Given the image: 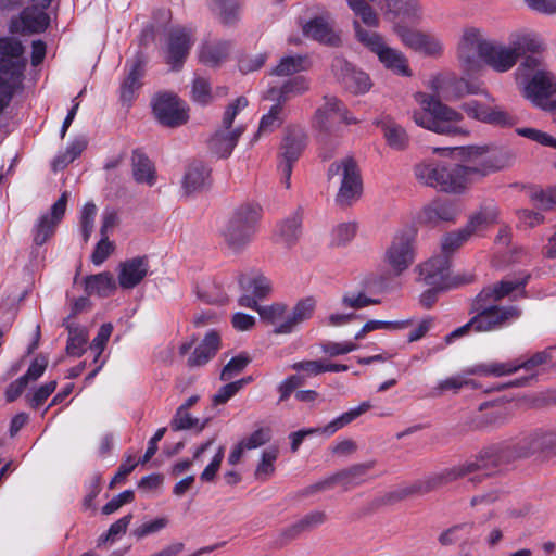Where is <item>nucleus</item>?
Instances as JSON below:
<instances>
[{
  "label": "nucleus",
  "instance_id": "f257e3e1",
  "mask_svg": "<svg viewBox=\"0 0 556 556\" xmlns=\"http://www.w3.org/2000/svg\"><path fill=\"white\" fill-rule=\"evenodd\" d=\"M556 453V429H536L517 440L491 444L476 456L453 467L432 473L409 484H402L387 492L381 501L392 505L410 496L424 495L458 479H467L473 486L493 476L497 468L518 458L534 454Z\"/></svg>",
  "mask_w": 556,
  "mask_h": 556
},
{
  "label": "nucleus",
  "instance_id": "f03ea898",
  "mask_svg": "<svg viewBox=\"0 0 556 556\" xmlns=\"http://www.w3.org/2000/svg\"><path fill=\"white\" fill-rule=\"evenodd\" d=\"M458 59L467 71L478 66L479 60L494 71L503 73L509 71L518 60V52L511 45L505 47L482 37L477 28H468L464 31L458 46Z\"/></svg>",
  "mask_w": 556,
  "mask_h": 556
},
{
  "label": "nucleus",
  "instance_id": "7ed1b4c3",
  "mask_svg": "<svg viewBox=\"0 0 556 556\" xmlns=\"http://www.w3.org/2000/svg\"><path fill=\"white\" fill-rule=\"evenodd\" d=\"M416 100L421 110L413 112L416 125L440 135L456 136L467 134L458 124L463 115L454 109L442 103L434 96L419 92Z\"/></svg>",
  "mask_w": 556,
  "mask_h": 556
},
{
  "label": "nucleus",
  "instance_id": "20e7f679",
  "mask_svg": "<svg viewBox=\"0 0 556 556\" xmlns=\"http://www.w3.org/2000/svg\"><path fill=\"white\" fill-rule=\"evenodd\" d=\"M415 176L426 186L452 193H462L471 184L460 164L424 162L415 166Z\"/></svg>",
  "mask_w": 556,
  "mask_h": 556
},
{
  "label": "nucleus",
  "instance_id": "39448f33",
  "mask_svg": "<svg viewBox=\"0 0 556 556\" xmlns=\"http://www.w3.org/2000/svg\"><path fill=\"white\" fill-rule=\"evenodd\" d=\"M262 217V208L257 204L239 205L228 219L222 232L228 248L235 252L242 251L252 242Z\"/></svg>",
  "mask_w": 556,
  "mask_h": 556
},
{
  "label": "nucleus",
  "instance_id": "423d86ee",
  "mask_svg": "<svg viewBox=\"0 0 556 556\" xmlns=\"http://www.w3.org/2000/svg\"><path fill=\"white\" fill-rule=\"evenodd\" d=\"M443 151L454 153L463 162L460 165L466 169L471 184L503 167L501 160L486 147L468 146L434 149L435 153Z\"/></svg>",
  "mask_w": 556,
  "mask_h": 556
},
{
  "label": "nucleus",
  "instance_id": "0eeeda50",
  "mask_svg": "<svg viewBox=\"0 0 556 556\" xmlns=\"http://www.w3.org/2000/svg\"><path fill=\"white\" fill-rule=\"evenodd\" d=\"M530 279V274L522 273L515 279H504L493 286L483 288L475 298L477 303L484 306H491L492 312H509L506 314L507 318L504 321V328L509 326L513 321L521 316V309L516 305L501 306L496 303L509 295L513 291L525 288Z\"/></svg>",
  "mask_w": 556,
  "mask_h": 556
},
{
  "label": "nucleus",
  "instance_id": "6e6552de",
  "mask_svg": "<svg viewBox=\"0 0 556 556\" xmlns=\"http://www.w3.org/2000/svg\"><path fill=\"white\" fill-rule=\"evenodd\" d=\"M341 176V185L336 195V202L340 206H349L356 201L363 190L359 168L352 156H346L330 164L327 176L332 179Z\"/></svg>",
  "mask_w": 556,
  "mask_h": 556
},
{
  "label": "nucleus",
  "instance_id": "1a4fd4ad",
  "mask_svg": "<svg viewBox=\"0 0 556 556\" xmlns=\"http://www.w3.org/2000/svg\"><path fill=\"white\" fill-rule=\"evenodd\" d=\"M354 24L358 40L378 56L386 68L401 76L412 75L407 59L401 51L387 46L379 34L363 29L357 22Z\"/></svg>",
  "mask_w": 556,
  "mask_h": 556
},
{
  "label": "nucleus",
  "instance_id": "9d476101",
  "mask_svg": "<svg viewBox=\"0 0 556 556\" xmlns=\"http://www.w3.org/2000/svg\"><path fill=\"white\" fill-rule=\"evenodd\" d=\"M491 306H484L473 299L470 314L473 316L463 326L458 327L445 337V342L451 343L454 339L460 338L470 332H492L504 328V321L509 312H492Z\"/></svg>",
  "mask_w": 556,
  "mask_h": 556
},
{
  "label": "nucleus",
  "instance_id": "9b49d317",
  "mask_svg": "<svg viewBox=\"0 0 556 556\" xmlns=\"http://www.w3.org/2000/svg\"><path fill=\"white\" fill-rule=\"evenodd\" d=\"M522 93L536 108L544 111L556 109V80L548 71L539 70L523 79Z\"/></svg>",
  "mask_w": 556,
  "mask_h": 556
},
{
  "label": "nucleus",
  "instance_id": "f8f14e48",
  "mask_svg": "<svg viewBox=\"0 0 556 556\" xmlns=\"http://www.w3.org/2000/svg\"><path fill=\"white\" fill-rule=\"evenodd\" d=\"M415 256V231L404 229L393 236L386 249L384 262L392 273L399 276L410 267Z\"/></svg>",
  "mask_w": 556,
  "mask_h": 556
},
{
  "label": "nucleus",
  "instance_id": "ddd939ff",
  "mask_svg": "<svg viewBox=\"0 0 556 556\" xmlns=\"http://www.w3.org/2000/svg\"><path fill=\"white\" fill-rule=\"evenodd\" d=\"M306 139L305 131L300 127L288 128L282 139L277 168L287 189L290 188L293 165L306 147Z\"/></svg>",
  "mask_w": 556,
  "mask_h": 556
},
{
  "label": "nucleus",
  "instance_id": "4468645a",
  "mask_svg": "<svg viewBox=\"0 0 556 556\" xmlns=\"http://www.w3.org/2000/svg\"><path fill=\"white\" fill-rule=\"evenodd\" d=\"M153 114L166 127H179L187 123L188 108L175 93L162 92L152 100Z\"/></svg>",
  "mask_w": 556,
  "mask_h": 556
},
{
  "label": "nucleus",
  "instance_id": "2eb2a0df",
  "mask_svg": "<svg viewBox=\"0 0 556 556\" xmlns=\"http://www.w3.org/2000/svg\"><path fill=\"white\" fill-rule=\"evenodd\" d=\"M193 43L194 38L191 29L181 26L170 28L163 48L166 64L173 71H179L184 66Z\"/></svg>",
  "mask_w": 556,
  "mask_h": 556
},
{
  "label": "nucleus",
  "instance_id": "dca6fc26",
  "mask_svg": "<svg viewBox=\"0 0 556 556\" xmlns=\"http://www.w3.org/2000/svg\"><path fill=\"white\" fill-rule=\"evenodd\" d=\"M25 48L14 37L0 38V74L22 81L27 61L24 58Z\"/></svg>",
  "mask_w": 556,
  "mask_h": 556
},
{
  "label": "nucleus",
  "instance_id": "f3484780",
  "mask_svg": "<svg viewBox=\"0 0 556 556\" xmlns=\"http://www.w3.org/2000/svg\"><path fill=\"white\" fill-rule=\"evenodd\" d=\"M68 201V193L63 192L52 204L49 212L40 215L31 228L33 242L40 247L48 242L55 233L58 225L63 219Z\"/></svg>",
  "mask_w": 556,
  "mask_h": 556
},
{
  "label": "nucleus",
  "instance_id": "a211bd4d",
  "mask_svg": "<svg viewBox=\"0 0 556 556\" xmlns=\"http://www.w3.org/2000/svg\"><path fill=\"white\" fill-rule=\"evenodd\" d=\"M331 71L339 84L351 93H365L371 87L369 76L363 71L356 70L341 56H336L332 60Z\"/></svg>",
  "mask_w": 556,
  "mask_h": 556
},
{
  "label": "nucleus",
  "instance_id": "6ab92c4d",
  "mask_svg": "<svg viewBox=\"0 0 556 556\" xmlns=\"http://www.w3.org/2000/svg\"><path fill=\"white\" fill-rule=\"evenodd\" d=\"M36 5L25 8L21 14L20 20L23 25L21 31L36 34L45 31L50 24V16L46 10L51 5L53 0H30ZM12 33L20 31L17 22L12 21L10 25Z\"/></svg>",
  "mask_w": 556,
  "mask_h": 556
},
{
  "label": "nucleus",
  "instance_id": "aec40b11",
  "mask_svg": "<svg viewBox=\"0 0 556 556\" xmlns=\"http://www.w3.org/2000/svg\"><path fill=\"white\" fill-rule=\"evenodd\" d=\"M394 30L403 45L416 52L426 55H435L440 53L442 49L440 41L431 35L424 34L421 31L401 25H395Z\"/></svg>",
  "mask_w": 556,
  "mask_h": 556
},
{
  "label": "nucleus",
  "instance_id": "412c9836",
  "mask_svg": "<svg viewBox=\"0 0 556 556\" xmlns=\"http://www.w3.org/2000/svg\"><path fill=\"white\" fill-rule=\"evenodd\" d=\"M450 265L446 256L437 255L419 266L422 281L429 287L450 288Z\"/></svg>",
  "mask_w": 556,
  "mask_h": 556
},
{
  "label": "nucleus",
  "instance_id": "4be33fe9",
  "mask_svg": "<svg viewBox=\"0 0 556 556\" xmlns=\"http://www.w3.org/2000/svg\"><path fill=\"white\" fill-rule=\"evenodd\" d=\"M149 260L148 256H136L118 266V285L122 289L129 290L137 287L148 275Z\"/></svg>",
  "mask_w": 556,
  "mask_h": 556
},
{
  "label": "nucleus",
  "instance_id": "5701e85b",
  "mask_svg": "<svg viewBox=\"0 0 556 556\" xmlns=\"http://www.w3.org/2000/svg\"><path fill=\"white\" fill-rule=\"evenodd\" d=\"M244 130L245 128L243 126L231 127L229 129H225L222 126L207 141L210 152L219 159H227L232 153V150Z\"/></svg>",
  "mask_w": 556,
  "mask_h": 556
},
{
  "label": "nucleus",
  "instance_id": "b1692460",
  "mask_svg": "<svg viewBox=\"0 0 556 556\" xmlns=\"http://www.w3.org/2000/svg\"><path fill=\"white\" fill-rule=\"evenodd\" d=\"M316 308V300L307 296L300 300L292 308L286 319L274 329L276 334H288L293 332L299 325L309 319Z\"/></svg>",
  "mask_w": 556,
  "mask_h": 556
},
{
  "label": "nucleus",
  "instance_id": "393cba45",
  "mask_svg": "<svg viewBox=\"0 0 556 556\" xmlns=\"http://www.w3.org/2000/svg\"><path fill=\"white\" fill-rule=\"evenodd\" d=\"M303 33L306 37L330 47H339L341 45L339 34L333 29L332 24L323 16L308 21L303 26Z\"/></svg>",
  "mask_w": 556,
  "mask_h": 556
},
{
  "label": "nucleus",
  "instance_id": "a878e982",
  "mask_svg": "<svg viewBox=\"0 0 556 556\" xmlns=\"http://www.w3.org/2000/svg\"><path fill=\"white\" fill-rule=\"evenodd\" d=\"M146 73V60L137 56L130 66L126 78L121 84L119 98L123 103L130 104L136 97V92L142 86V78Z\"/></svg>",
  "mask_w": 556,
  "mask_h": 556
},
{
  "label": "nucleus",
  "instance_id": "bb28decb",
  "mask_svg": "<svg viewBox=\"0 0 556 556\" xmlns=\"http://www.w3.org/2000/svg\"><path fill=\"white\" fill-rule=\"evenodd\" d=\"M211 168L202 161L192 162L184 176L182 187L187 194L198 192L210 186Z\"/></svg>",
  "mask_w": 556,
  "mask_h": 556
},
{
  "label": "nucleus",
  "instance_id": "cd10ccee",
  "mask_svg": "<svg viewBox=\"0 0 556 556\" xmlns=\"http://www.w3.org/2000/svg\"><path fill=\"white\" fill-rule=\"evenodd\" d=\"M220 348V336L215 330H210L201 343L194 349L188 358L189 367H200L208 363Z\"/></svg>",
  "mask_w": 556,
  "mask_h": 556
},
{
  "label": "nucleus",
  "instance_id": "c85d7f7f",
  "mask_svg": "<svg viewBox=\"0 0 556 556\" xmlns=\"http://www.w3.org/2000/svg\"><path fill=\"white\" fill-rule=\"evenodd\" d=\"M325 104L317 109L314 116V126L324 132H330L342 111V102L332 96L324 97Z\"/></svg>",
  "mask_w": 556,
  "mask_h": 556
},
{
  "label": "nucleus",
  "instance_id": "c756f323",
  "mask_svg": "<svg viewBox=\"0 0 556 556\" xmlns=\"http://www.w3.org/2000/svg\"><path fill=\"white\" fill-rule=\"evenodd\" d=\"M375 124L382 129L387 144L391 149L403 151L408 147L409 137L406 130L391 117L384 116L377 119Z\"/></svg>",
  "mask_w": 556,
  "mask_h": 556
},
{
  "label": "nucleus",
  "instance_id": "7c9ffc66",
  "mask_svg": "<svg viewBox=\"0 0 556 556\" xmlns=\"http://www.w3.org/2000/svg\"><path fill=\"white\" fill-rule=\"evenodd\" d=\"M376 2L383 14L391 21L396 18H413L418 11L417 0H371Z\"/></svg>",
  "mask_w": 556,
  "mask_h": 556
},
{
  "label": "nucleus",
  "instance_id": "2f4dec72",
  "mask_svg": "<svg viewBox=\"0 0 556 556\" xmlns=\"http://www.w3.org/2000/svg\"><path fill=\"white\" fill-rule=\"evenodd\" d=\"M301 225L302 217L298 212L282 219L275 228L274 236L276 241L286 247L294 245L302 233Z\"/></svg>",
  "mask_w": 556,
  "mask_h": 556
},
{
  "label": "nucleus",
  "instance_id": "473e14b6",
  "mask_svg": "<svg viewBox=\"0 0 556 556\" xmlns=\"http://www.w3.org/2000/svg\"><path fill=\"white\" fill-rule=\"evenodd\" d=\"M84 286L87 295H98L100 298L110 296L117 288L114 276L110 271L85 277Z\"/></svg>",
  "mask_w": 556,
  "mask_h": 556
},
{
  "label": "nucleus",
  "instance_id": "72a5a7b5",
  "mask_svg": "<svg viewBox=\"0 0 556 556\" xmlns=\"http://www.w3.org/2000/svg\"><path fill=\"white\" fill-rule=\"evenodd\" d=\"M327 520V515L321 510H313L304 515L296 522L290 525L281 532L282 538L287 541L296 539L301 533L311 531Z\"/></svg>",
  "mask_w": 556,
  "mask_h": 556
},
{
  "label": "nucleus",
  "instance_id": "f704fd0d",
  "mask_svg": "<svg viewBox=\"0 0 556 556\" xmlns=\"http://www.w3.org/2000/svg\"><path fill=\"white\" fill-rule=\"evenodd\" d=\"M229 50V41H205L200 46L199 60L206 66L218 67L228 58Z\"/></svg>",
  "mask_w": 556,
  "mask_h": 556
},
{
  "label": "nucleus",
  "instance_id": "c9c22d12",
  "mask_svg": "<svg viewBox=\"0 0 556 556\" xmlns=\"http://www.w3.org/2000/svg\"><path fill=\"white\" fill-rule=\"evenodd\" d=\"M62 325L68 331V338L66 342L67 355L80 357L86 352V346L88 343L87 329L71 321L70 318L64 319Z\"/></svg>",
  "mask_w": 556,
  "mask_h": 556
},
{
  "label": "nucleus",
  "instance_id": "e433bc0d",
  "mask_svg": "<svg viewBox=\"0 0 556 556\" xmlns=\"http://www.w3.org/2000/svg\"><path fill=\"white\" fill-rule=\"evenodd\" d=\"M457 215L458 210L454 204L435 201L424 208L421 220L434 226L441 222H454Z\"/></svg>",
  "mask_w": 556,
  "mask_h": 556
},
{
  "label": "nucleus",
  "instance_id": "4c0bfd02",
  "mask_svg": "<svg viewBox=\"0 0 556 556\" xmlns=\"http://www.w3.org/2000/svg\"><path fill=\"white\" fill-rule=\"evenodd\" d=\"M131 166L134 179L138 184L153 186L156 180L155 168L150 159L139 149L132 151Z\"/></svg>",
  "mask_w": 556,
  "mask_h": 556
},
{
  "label": "nucleus",
  "instance_id": "58836bf2",
  "mask_svg": "<svg viewBox=\"0 0 556 556\" xmlns=\"http://www.w3.org/2000/svg\"><path fill=\"white\" fill-rule=\"evenodd\" d=\"M309 89V83L304 76H296L286 81L281 87H273L267 91V98L285 103L293 96H300Z\"/></svg>",
  "mask_w": 556,
  "mask_h": 556
},
{
  "label": "nucleus",
  "instance_id": "ea45409f",
  "mask_svg": "<svg viewBox=\"0 0 556 556\" xmlns=\"http://www.w3.org/2000/svg\"><path fill=\"white\" fill-rule=\"evenodd\" d=\"M211 11L225 25H233L239 20L240 3L238 0H207Z\"/></svg>",
  "mask_w": 556,
  "mask_h": 556
},
{
  "label": "nucleus",
  "instance_id": "a19ab883",
  "mask_svg": "<svg viewBox=\"0 0 556 556\" xmlns=\"http://www.w3.org/2000/svg\"><path fill=\"white\" fill-rule=\"evenodd\" d=\"M239 285L243 291L251 292L258 301L265 299L271 291L269 279L262 274H255L253 276L241 275Z\"/></svg>",
  "mask_w": 556,
  "mask_h": 556
},
{
  "label": "nucleus",
  "instance_id": "79ce46f5",
  "mask_svg": "<svg viewBox=\"0 0 556 556\" xmlns=\"http://www.w3.org/2000/svg\"><path fill=\"white\" fill-rule=\"evenodd\" d=\"M516 371H518L517 361H510L505 363L491 362L485 364H477L472 367H469L466 370V374L501 377L515 374Z\"/></svg>",
  "mask_w": 556,
  "mask_h": 556
},
{
  "label": "nucleus",
  "instance_id": "37998d69",
  "mask_svg": "<svg viewBox=\"0 0 556 556\" xmlns=\"http://www.w3.org/2000/svg\"><path fill=\"white\" fill-rule=\"evenodd\" d=\"M370 469V466L367 464H357L353 465L350 468L340 470L337 472L339 484L342 485L345 490L351 486H355L364 482V477Z\"/></svg>",
  "mask_w": 556,
  "mask_h": 556
},
{
  "label": "nucleus",
  "instance_id": "c03bdc74",
  "mask_svg": "<svg viewBox=\"0 0 556 556\" xmlns=\"http://www.w3.org/2000/svg\"><path fill=\"white\" fill-rule=\"evenodd\" d=\"M496 218V207L494 205H488L471 215L465 228L469 230L471 235H473L476 231L495 223Z\"/></svg>",
  "mask_w": 556,
  "mask_h": 556
},
{
  "label": "nucleus",
  "instance_id": "a18cd8bd",
  "mask_svg": "<svg viewBox=\"0 0 556 556\" xmlns=\"http://www.w3.org/2000/svg\"><path fill=\"white\" fill-rule=\"evenodd\" d=\"M472 235L465 227L447 232L441 240V250L443 256L450 260V256L457 251Z\"/></svg>",
  "mask_w": 556,
  "mask_h": 556
},
{
  "label": "nucleus",
  "instance_id": "49530a36",
  "mask_svg": "<svg viewBox=\"0 0 556 556\" xmlns=\"http://www.w3.org/2000/svg\"><path fill=\"white\" fill-rule=\"evenodd\" d=\"M210 419L206 418L203 421H200L198 418L192 417L188 410L182 408H177L175 416L170 421V428L174 431L187 430L195 428L198 432H201Z\"/></svg>",
  "mask_w": 556,
  "mask_h": 556
},
{
  "label": "nucleus",
  "instance_id": "de8ad7c7",
  "mask_svg": "<svg viewBox=\"0 0 556 556\" xmlns=\"http://www.w3.org/2000/svg\"><path fill=\"white\" fill-rule=\"evenodd\" d=\"M87 147V140L84 137L76 138L67 146L65 152L55 157L53 162L54 169L64 168L78 157Z\"/></svg>",
  "mask_w": 556,
  "mask_h": 556
},
{
  "label": "nucleus",
  "instance_id": "09e8293b",
  "mask_svg": "<svg viewBox=\"0 0 556 556\" xmlns=\"http://www.w3.org/2000/svg\"><path fill=\"white\" fill-rule=\"evenodd\" d=\"M306 60L301 55H288L283 56L278 65L271 71V75L275 76H289L296 74L306 68Z\"/></svg>",
  "mask_w": 556,
  "mask_h": 556
},
{
  "label": "nucleus",
  "instance_id": "8fccbe9b",
  "mask_svg": "<svg viewBox=\"0 0 556 556\" xmlns=\"http://www.w3.org/2000/svg\"><path fill=\"white\" fill-rule=\"evenodd\" d=\"M348 4L365 25L370 27L378 26V16L372 7L369 5L366 0H348Z\"/></svg>",
  "mask_w": 556,
  "mask_h": 556
},
{
  "label": "nucleus",
  "instance_id": "3c124183",
  "mask_svg": "<svg viewBox=\"0 0 556 556\" xmlns=\"http://www.w3.org/2000/svg\"><path fill=\"white\" fill-rule=\"evenodd\" d=\"M278 457L277 448H268L262 453L261 462L255 470V478L261 481H266L274 472V463Z\"/></svg>",
  "mask_w": 556,
  "mask_h": 556
},
{
  "label": "nucleus",
  "instance_id": "603ef678",
  "mask_svg": "<svg viewBox=\"0 0 556 556\" xmlns=\"http://www.w3.org/2000/svg\"><path fill=\"white\" fill-rule=\"evenodd\" d=\"M283 103L277 101L269 112L265 114L260 122L258 134L271 132L275 128L279 127L283 121L282 118Z\"/></svg>",
  "mask_w": 556,
  "mask_h": 556
},
{
  "label": "nucleus",
  "instance_id": "864d4df0",
  "mask_svg": "<svg viewBox=\"0 0 556 556\" xmlns=\"http://www.w3.org/2000/svg\"><path fill=\"white\" fill-rule=\"evenodd\" d=\"M542 40L534 34L517 36L511 41V47L518 52V58L525 52L538 53L542 49Z\"/></svg>",
  "mask_w": 556,
  "mask_h": 556
},
{
  "label": "nucleus",
  "instance_id": "5fc2aeb1",
  "mask_svg": "<svg viewBox=\"0 0 556 556\" xmlns=\"http://www.w3.org/2000/svg\"><path fill=\"white\" fill-rule=\"evenodd\" d=\"M484 123L498 127H511L517 123V119L500 106H489Z\"/></svg>",
  "mask_w": 556,
  "mask_h": 556
},
{
  "label": "nucleus",
  "instance_id": "6e6d98bb",
  "mask_svg": "<svg viewBox=\"0 0 556 556\" xmlns=\"http://www.w3.org/2000/svg\"><path fill=\"white\" fill-rule=\"evenodd\" d=\"M251 358L245 354H240L232 357L222 369L220 380L229 381L235 376L239 375L244 370V368L250 364Z\"/></svg>",
  "mask_w": 556,
  "mask_h": 556
},
{
  "label": "nucleus",
  "instance_id": "4d7b16f0",
  "mask_svg": "<svg viewBox=\"0 0 556 556\" xmlns=\"http://www.w3.org/2000/svg\"><path fill=\"white\" fill-rule=\"evenodd\" d=\"M97 206L92 202H87L80 212V229L84 242H87L93 231Z\"/></svg>",
  "mask_w": 556,
  "mask_h": 556
},
{
  "label": "nucleus",
  "instance_id": "13d9d810",
  "mask_svg": "<svg viewBox=\"0 0 556 556\" xmlns=\"http://www.w3.org/2000/svg\"><path fill=\"white\" fill-rule=\"evenodd\" d=\"M112 331H113L112 324H110V323L103 324L100 327L96 338L91 341L89 348L91 351H93L96 353L94 357H93L94 364H97L99 362L101 354L104 351V349L108 344V341L112 334Z\"/></svg>",
  "mask_w": 556,
  "mask_h": 556
},
{
  "label": "nucleus",
  "instance_id": "bf43d9fd",
  "mask_svg": "<svg viewBox=\"0 0 556 556\" xmlns=\"http://www.w3.org/2000/svg\"><path fill=\"white\" fill-rule=\"evenodd\" d=\"M473 526V522H464L455 525L443 531L439 535L438 541L442 546L453 545L460 540L459 532L465 531L467 534H469L472 531Z\"/></svg>",
  "mask_w": 556,
  "mask_h": 556
},
{
  "label": "nucleus",
  "instance_id": "052dcab7",
  "mask_svg": "<svg viewBox=\"0 0 556 556\" xmlns=\"http://www.w3.org/2000/svg\"><path fill=\"white\" fill-rule=\"evenodd\" d=\"M191 98L195 103L201 105H207L212 101L211 85L207 79L203 77L194 78Z\"/></svg>",
  "mask_w": 556,
  "mask_h": 556
},
{
  "label": "nucleus",
  "instance_id": "680f3d73",
  "mask_svg": "<svg viewBox=\"0 0 556 556\" xmlns=\"http://www.w3.org/2000/svg\"><path fill=\"white\" fill-rule=\"evenodd\" d=\"M356 233V225L354 223H342L338 225L331 233V244L341 247L348 244Z\"/></svg>",
  "mask_w": 556,
  "mask_h": 556
},
{
  "label": "nucleus",
  "instance_id": "e2e57ef3",
  "mask_svg": "<svg viewBox=\"0 0 556 556\" xmlns=\"http://www.w3.org/2000/svg\"><path fill=\"white\" fill-rule=\"evenodd\" d=\"M168 525V519L165 517L156 518L152 521L144 522L138 527H136L131 531V535L137 540H141L148 535L154 534L166 528Z\"/></svg>",
  "mask_w": 556,
  "mask_h": 556
},
{
  "label": "nucleus",
  "instance_id": "0e129e2a",
  "mask_svg": "<svg viewBox=\"0 0 556 556\" xmlns=\"http://www.w3.org/2000/svg\"><path fill=\"white\" fill-rule=\"evenodd\" d=\"M20 83L0 74V115L9 106Z\"/></svg>",
  "mask_w": 556,
  "mask_h": 556
},
{
  "label": "nucleus",
  "instance_id": "69168bd1",
  "mask_svg": "<svg viewBox=\"0 0 556 556\" xmlns=\"http://www.w3.org/2000/svg\"><path fill=\"white\" fill-rule=\"evenodd\" d=\"M468 386H470L471 388H476L477 383L475 380L467 379L464 375H455V376L448 377V378L440 381L438 383V390L440 392L453 391L456 393L463 387H468Z\"/></svg>",
  "mask_w": 556,
  "mask_h": 556
},
{
  "label": "nucleus",
  "instance_id": "338daca9",
  "mask_svg": "<svg viewBox=\"0 0 556 556\" xmlns=\"http://www.w3.org/2000/svg\"><path fill=\"white\" fill-rule=\"evenodd\" d=\"M199 298L208 304H225L228 301L226 291L222 286L213 282L212 286L205 287L203 291L198 292Z\"/></svg>",
  "mask_w": 556,
  "mask_h": 556
},
{
  "label": "nucleus",
  "instance_id": "774afa93",
  "mask_svg": "<svg viewBox=\"0 0 556 556\" xmlns=\"http://www.w3.org/2000/svg\"><path fill=\"white\" fill-rule=\"evenodd\" d=\"M516 132L525 138L535 141L542 146L552 147L556 149V139L547 132L541 131L535 128H517Z\"/></svg>",
  "mask_w": 556,
  "mask_h": 556
}]
</instances>
